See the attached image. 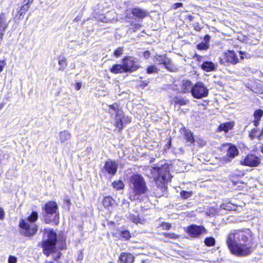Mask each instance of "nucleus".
I'll return each mask as SVG.
<instances>
[{
    "instance_id": "c9c22d12",
    "label": "nucleus",
    "mask_w": 263,
    "mask_h": 263,
    "mask_svg": "<svg viewBox=\"0 0 263 263\" xmlns=\"http://www.w3.org/2000/svg\"><path fill=\"white\" fill-rule=\"evenodd\" d=\"M123 47H119L115 50V51L114 52V55L115 57L118 58L123 53Z\"/></svg>"
},
{
    "instance_id": "49530a36",
    "label": "nucleus",
    "mask_w": 263,
    "mask_h": 263,
    "mask_svg": "<svg viewBox=\"0 0 263 263\" xmlns=\"http://www.w3.org/2000/svg\"><path fill=\"white\" fill-rule=\"evenodd\" d=\"M81 86H82V84L81 83H80V82H78L76 84V85H75V89L77 90H79L81 88Z\"/></svg>"
},
{
    "instance_id": "c03bdc74",
    "label": "nucleus",
    "mask_w": 263,
    "mask_h": 263,
    "mask_svg": "<svg viewBox=\"0 0 263 263\" xmlns=\"http://www.w3.org/2000/svg\"><path fill=\"white\" fill-rule=\"evenodd\" d=\"M6 64L4 61H0V72H1L4 69Z\"/></svg>"
},
{
    "instance_id": "13d9d810",
    "label": "nucleus",
    "mask_w": 263,
    "mask_h": 263,
    "mask_svg": "<svg viewBox=\"0 0 263 263\" xmlns=\"http://www.w3.org/2000/svg\"><path fill=\"white\" fill-rule=\"evenodd\" d=\"M126 17H127V18H130V17H129V16H128L127 13H126Z\"/></svg>"
},
{
    "instance_id": "f257e3e1",
    "label": "nucleus",
    "mask_w": 263,
    "mask_h": 263,
    "mask_svg": "<svg viewBox=\"0 0 263 263\" xmlns=\"http://www.w3.org/2000/svg\"><path fill=\"white\" fill-rule=\"evenodd\" d=\"M226 242L230 252L238 257L248 256L253 250L252 233L250 229L235 230L231 232Z\"/></svg>"
},
{
    "instance_id": "37998d69",
    "label": "nucleus",
    "mask_w": 263,
    "mask_h": 263,
    "mask_svg": "<svg viewBox=\"0 0 263 263\" xmlns=\"http://www.w3.org/2000/svg\"><path fill=\"white\" fill-rule=\"evenodd\" d=\"M162 227H163V229L169 230L171 227V225L168 223H163L162 224Z\"/></svg>"
},
{
    "instance_id": "b1692460",
    "label": "nucleus",
    "mask_w": 263,
    "mask_h": 263,
    "mask_svg": "<svg viewBox=\"0 0 263 263\" xmlns=\"http://www.w3.org/2000/svg\"><path fill=\"white\" fill-rule=\"evenodd\" d=\"M183 135L187 142L192 143L195 141L193 134L190 130L184 129L183 130Z\"/></svg>"
},
{
    "instance_id": "bf43d9fd",
    "label": "nucleus",
    "mask_w": 263,
    "mask_h": 263,
    "mask_svg": "<svg viewBox=\"0 0 263 263\" xmlns=\"http://www.w3.org/2000/svg\"><path fill=\"white\" fill-rule=\"evenodd\" d=\"M168 143H169V144H171V140H170V141H168Z\"/></svg>"
},
{
    "instance_id": "1a4fd4ad",
    "label": "nucleus",
    "mask_w": 263,
    "mask_h": 263,
    "mask_svg": "<svg viewBox=\"0 0 263 263\" xmlns=\"http://www.w3.org/2000/svg\"><path fill=\"white\" fill-rule=\"evenodd\" d=\"M239 62V59L233 51L229 50L224 53L222 58H220V63L225 66L235 65Z\"/></svg>"
},
{
    "instance_id": "7c9ffc66",
    "label": "nucleus",
    "mask_w": 263,
    "mask_h": 263,
    "mask_svg": "<svg viewBox=\"0 0 263 263\" xmlns=\"http://www.w3.org/2000/svg\"><path fill=\"white\" fill-rule=\"evenodd\" d=\"M33 0H25L24 3H25L21 8L24 12H26L30 7V4L33 2Z\"/></svg>"
},
{
    "instance_id": "9d476101",
    "label": "nucleus",
    "mask_w": 263,
    "mask_h": 263,
    "mask_svg": "<svg viewBox=\"0 0 263 263\" xmlns=\"http://www.w3.org/2000/svg\"><path fill=\"white\" fill-rule=\"evenodd\" d=\"M123 63L126 72H131L136 71L139 68L137 59L133 57H125L123 59Z\"/></svg>"
},
{
    "instance_id": "6ab92c4d",
    "label": "nucleus",
    "mask_w": 263,
    "mask_h": 263,
    "mask_svg": "<svg viewBox=\"0 0 263 263\" xmlns=\"http://www.w3.org/2000/svg\"><path fill=\"white\" fill-rule=\"evenodd\" d=\"M234 125V122H228L226 123H221L218 127V130L219 132L223 131L225 133L228 132L229 130L232 129Z\"/></svg>"
},
{
    "instance_id": "20e7f679",
    "label": "nucleus",
    "mask_w": 263,
    "mask_h": 263,
    "mask_svg": "<svg viewBox=\"0 0 263 263\" xmlns=\"http://www.w3.org/2000/svg\"><path fill=\"white\" fill-rule=\"evenodd\" d=\"M129 185L133 190L134 194L133 195L130 196V199L132 200L139 199V196L145 194L147 190L143 177L138 174H135L131 176Z\"/></svg>"
},
{
    "instance_id": "c85d7f7f",
    "label": "nucleus",
    "mask_w": 263,
    "mask_h": 263,
    "mask_svg": "<svg viewBox=\"0 0 263 263\" xmlns=\"http://www.w3.org/2000/svg\"><path fill=\"white\" fill-rule=\"evenodd\" d=\"M112 186L114 188L117 190H121L124 188V184L123 182L121 180L115 181L112 183Z\"/></svg>"
},
{
    "instance_id": "3c124183",
    "label": "nucleus",
    "mask_w": 263,
    "mask_h": 263,
    "mask_svg": "<svg viewBox=\"0 0 263 263\" xmlns=\"http://www.w3.org/2000/svg\"><path fill=\"white\" fill-rule=\"evenodd\" d=\"M148 85V83H146V82H143L142 84L141 85V86L143 87V88H144L145 87L147 86Z\"/></svg>"
},
{
    "instance_id": "09e8293b",
    "label": "nucleus",
    "mask_w": 263,
    "mask_h": 263,
    "mask_svg": "<svg viewBox=\"0 0 263 263\" xmlns=\"http://www.w3.org/2000/svg\"><path fill=\"white\" fill-rule=\"evenodd\" d=\"M210 37L209 35H205L204 37V40L205 41L204 43H209V42L210 41Z\"/></svg>"
},
{
    "instance_id": "f3484780",
    "label": "nucleus",
    "mask_w": 263,
    "mask_h": 263,
    "mask_svg": "<svg viewBox=\"0 0 263 263\" xmlns=\"http://www.w3.org/2000/svg\"><path fill=\"white\" fill-rule=\"evenodd\" d=\"M102 203L106 209L110 211L112 209L115 205V200L111 197L106 196L104 197Z\"/></svg>"
},
{
    "instance_id": "8fccbe9b",
    "label": "nucleus",
    "mask_w": 263,
    "mask_h": 263,
    "mask_svg": "<svg viewBox=\"0 0 263 263\" xmlns=\"http://www.w3.org/2000/svg\"><path fill=\"white\" fill-rule=\"evenodd\" d=\"M182 6V3H176L174 4V8L177 9Z\"/></svg>"
},
{
    "instance_id": "9b49d317",
    "label": "nucleus",
    "mask_w": 263,
    "mask_h": 263,
    "mask_svg": "<svg viewBox=\"0 0 263 263\" xmlns=\"http://www.w3.org/2000/svg\"><path fill=\"white\" fill-rule=\"evenodd\" d=\"M260 163V159L253 154L248 155L243 161H241V164L246 166L250 167H256Z\"/></svg>"
},
{
    "instance_id": "393cba45",
    "label": "nucleus",
    "mask_w": 263,
    "mask_h": 263,
    "mask_svg": "<svg viewBox=\"0 0 263 263\" xmlns=\"http://www.w3.org/2000/svg\"><path fill=\"white\" fill-rule=\"evenodd\" d=\"M173 100L176 104L179 105H183L189 102L188 100L180 97H176Z\"/></svg>"
},
{
    "instance_id": "ddd939ff",
    "label": "nucleus",
    "mask_w": 263,
    "mask_h": 263,
    "mask_svg": "<svg viewBox=\"0 0 263 263\" xmlns=\"http://www.w3.org/2000/svg\"><path fill=\"white\" fill-rule=\"evenodd\" d=\"M224 148L227 150V156L230 160L234 158L238 155L239 151L235 145L227 143L223 145Z\"/></svg>"
},
{
    "instance_id": "bb28decb",
    "label": "nucleus",
    "mask_w": 263,
    "mask_h": 263,
    "mask_svg": "<svg viewBox=\"0 0 263 263\" xmlns=\"http://www.w3.org/2000/svg\"><path fill=\"white\" fill-rule=\"evenodd\" d=\"M167 59V58L165 55H157L155 57V62L158 64H163L164 65Z\"/></svg>"
},
{
    "instance_id": "f8f14e48",
    "label": "nucleus",
    "mask_w": 263,
    "mask_h": 263,
    "mask_svg": "<svg viewBox=\"0 0 263 263\" xmlns=\"http://www.w3.org/2000/svg\"><path fill=\"white\" fill-rule=\"evenodd\" d=\"M187 232L190 236L195 237L206 232V229L202 226L192 224L187 228Z\"/></svg>"
},
{
    "instance_id": "ea45409f",
    "label": "nucleus",
    "mask_w": 263,
    "mask_h": 263,
    "mask_svg": "<svg viewBox=\"0 0 263 263\" xmlns=\"http://www.w3.org/2000/svg\"><path fill=\"white\" fill-rule=\"evenodd\" d=\"M25 13V12L22 10V9H20L17 14L16 15L15 17H18L19 20H21L23 18Z\"/></svg>"
},
{
    "instance_id": "423d86ee",
    "label": "nucleus",
    "mask_w": 263,
    "mask_h": 263,
    "mask_svg": "<svg viewBox=\"0 0 263 263\" xmlns=\"http://www.w3.org/2000/svg\"><path fill=\"white\" fill-rule=\"evenodd\" d=\"M45 233L47 234V238L43 241L42 246L44 253L48 256L55 251L57 233L53 230H46Z\"/></svg>"
},
{
    "instance_id": "864d4df0",
    "label": "nucleus",
    "mask_w": 263,
    "mask_h": 263,
    "mask_svg": "<svg viewBox=\"0 0 263 263\" xmlns=\"http://www.w3.org/2000/svg\"><path fill=\"white\" fill-rule=\"evenodd\" d=\"M176 171H178V172H181L183 171V170L182 169H180V170L179 169H177Z\"/></svg>"
},
{
    "instance_id": "a211bd4d",
    "label": "nucleus",
    "mask_w": 263,
    "mask_h": 263,
    "mask_svg": "<svg viewBox=\"0 0 263 263\" xmlns=\"http://www.w3.org/2000/svg\"><path fill=\"white\" fill-rule=\"evenodd\" d=\"M131 13L133 15L140 18H143L148 15V13L146 11L137 8H133L131 10Z\"/></svg>"
},
{
    "instance_id": "a878e982",
    "label": "nucleus",
    "mask_w": 263,
    "mask_h": 263,
    "mask_svg": "<svg viewBox=\"0 0 263 263\" xmlns=\"http://www.w3.org/2000/svg\"><path fill=\"white\" fill-rule=\"evenodd\" d=\"M58 64L60 65L59 70H64L67 65L66 58L65 57H60Z\"/></svg>"
},
{
    "instance_id": "dca6fc26",
    "label": "nucleus",
    "mask_w": 263,
    "mask_h": 263,
    "mask_svg": "<svg viewBox=\"0 0 263 263\" xmlns=\"http://www.w3.org/2000/svg\"><path fill=\"white\" fill-rule=\"evenodd\" d=\"M193 85L192 82L187 80H183L181 84V91L184 93L191 92Z\"/></svg>"
},
{
    "instance_id": "2eb2a0df",
    "label": "nucleus",
    "mask_w": 263,
    "mask_h": 263,
    "mask_svg": "<svg viewBox=\"0 0 263 263\" xmlns=\"http://www.w3.org/2000/svg\"><path fill=\"white\" fill-rule=\"evenodd\" d=\"M119 260L121 263H133L134 257L132 254L123 252L120 254Z\"/></svg>"
},
{
    "instance_id": "aec40b11",
    "label": "nucleus",
    "mask_w": 263,
    "mask_h": 263,
    "mask_svg": "<svg viewBox=\"0 0 263 263\" xmlns=\"http://www.w3.org/2000/svg\"><path fill=\"white\" fill-rule=\"evenodd\" d=\"M201 68L206 72H210L215 69L216 65L212 62H204L201 65Z\"/></svg>"
},
{
    "instance_id": "72a5a7b5",
    "label": "nucleus",
    "mask_w": 263,
    "mask_h": 263,
    "mask_svg": "<svg viewBox=\"0 0 263 263\" xmlns=\"http://www.w3.org/2000/svg\"><path fill=\"white\" fill-rule=\"evenodd\" d=\"M209 47V44L207 43L201 42L197 45V48L199 50H206Z\"/></svg>"
},
{
    "instance_id": "79ce46f5",
    "label": "nucleus",
    "mask_w": 263,
    "mask_h": 263,
    "mask_svg": "<svg viewBox=\"0 0 263 263\" xmlns=\"http://www.w3.org/2000/svg\"><path fill=\"white\" fill-rule=\"evenodd\" d=\"M132 26H133V28H130V29H131L133 32H135L137 30L139 29L141 27V25L139 24H135L134 25H132Z\"/></svg>"
},
{
    "instance_id": "39448f33",
    "label": "nucleus",
    "mask_w": 263,
    "mask_h": 263,
    "mask_svg": "<svg viewBox=\"0 0 263 263\" xmlns=\"http://www.w3.org/2000/svg\"><path fill=\"white\" fill-rule=\"evenodd\" d=\"M56 202L49 201L44 206L45 221L47 223L53 222L55 224L59 223V213Z\"/></svg>"
},
{
    "instance_id": "2f4dec72",
    "label": "nucleus",
    "mask_w": 263,
    "mask_h": 263,
    "mask_svg": "<svg viewBox=\"0 0 263 263\" xmlns=\"http://www.w3.org/2000/svg\"><path fill=\"white\" fill-rule=\"evenodd\" d=\"M193 194L192 191H182L180 192V196L183 199H187L190 197Z\"/></svg>"
},
{
    "instance_id": "a18cd8bd",
    "label": "nucleus",
    "mask_w": 263,
    "mask_h": 263,
    "mask_svg": "<svg viewBox=\"0 0 263 263\" xmlns=\"http://www.w3.org/2000/svg\"><path fill=\"white\" fill-rule=\"evenodd\" d=\"M5 213L3 209L0 207V219H3L4 217Z\"/></svg>"
},
{
    "instance_id": "cd10ccee",
    "label": "nucleus",
    "mask_w": 263,
    "mask_h": 263,
    "mask_svg": "<svg viewBox=\"0 0 263 263\" xmlns=\"http://www.w3.org/2000/svg\"><path fill=\"white\" fill-rule=\"evenodd\" d=\"M204 243L208 247L214 246L215 244V240L212 237H206L204 239Z\"/></svg>"
},
{
    "instance_id": "de8ad7c7",
    "label": "nucleus",
    "mask_w": 263,
    "mask_h": 263,
    "mask_svg": "<svg viewBox=\"0 0 263 263\" xmlns=\"http://www.w3.org/2000/svg\"><path fill=\"white\" fill-rule=\"evenodd\" d=\"M150 56V52L148 51H146L143 53V57L145 59H148Z\"/></svg>"
},
{
    "instance_id": "e433bc0d",
    "label": "nucleus",
    "mask_w": 263,
    "mask_h": 263,
    "mask_svg": "<svg viewBox=\"0 0 263 263\" xmlns=\"http://www.w3.org/2000/svg\"><path fill=\"white\" fill-rule=\"evenodd\" d=\"M157 68L155 66H150L147 68V73L151 74L157 72Z\"/></svg>"
},
{
    "instance_id": "6e6d98bb",
    "label": "nucleus",
    "mask_w": 263,
    "mask_h": 263,
    "mask_svg": "<svg viewBox=\"0 0 263 263\" xmlns=\"http://www.w3.org/2000/svg\"><path fill=\"white\" fill-rule=\"evenodd\" d=\"M60 257V253L59 254V255L57 256L56 258H54V259H57V258H59Z\"/></svg>"
},
{
    "instance_id": "6e6552de",
    "label": "nucleus",
    "mask_w": 263,
    "mask_h": 263,
    "mask_svg": "<svg viewBox=\"0 0 263 263\" xmlns=\"http://www.w3.org/2000/svg\"><path fill=\"white\" fill-rule=\"evenodd\" d=\"M109 112L111 114L113 115L114 113L116 114V122L115 124L120 130L123 128L122 119L124 117L123 111L119 109V105L117 103L109 105Z\"/></svg>"
},
{
    "instance_id": "f03ea898",
    "label": "nucleus",
    "mask_w": 263,
    "mask_h": 263,
    "mask_svg": "<svg viewBox=\"0 0 263 263\" xmlns=\"http://www.w3.org/2000/svg\"><path fill=\"white\" fill-rule=\"evenodd\" d=\"M170 167L168 163H164L159 164L151 170L156 184L162 191L166 190V183L170 179Z\"/></svg>"
},
{
    "instance_id": "4d7b16f0",
    "label": "nucleus",
    "mask_w": 263,
    "mask_h": 263,
    "mask_svg": "<svg viewBox=\"0 0 263 263\" xmlns=\"http://www.w3.org/2000/svg\"><path fill=\"white\" fill-rule=\"evenodd\" d=\"M261 152L263 153V146L261 148Z\"/></svg>"
},
{
    "instance_id": "052dcab7",
    "label": "nucleus",
    "mask_w": 263,
    "mask_h": 263,
    "mask_svg": "<svg viewBox=\"0 0 263 263\" xmlns=\"http://www.w3.org/2000/svg\"><path fill=\"white\" fill-rule=\"evenodd\" d=\"M240 53L241 54H242V51H240Z\"/></svg>"
},
{
    "instance_id": "5701e85b",
    "label": "nucleus",
    "mask_w": 263,
    "mask_h": 263,
    "mask_svg": "<svg viewBox=\"0 0 263 263\" xmlns=\"http://www.w3.org/2000/svg\"><path fill=\"white\" fill-rule=\"evenodd\" d=\"M70 138L71 135L68 130H64L60 133V140L62 143L68 141Z\"/></svg>"
},
{
    "instance_id": "473e14b6",
    "label": "nucleus",
    "mask_w": 263,
    "mask_h": 263,
    "mask_svg": "<svg viewBox=\"0 0 263 263\" xmlns=\"http://www.w3.org/2000/svg\"><path fill=\"white\" fill-rule=\"evenodd\" d=\"M129 219L134 223H141L138 214H130Z\"/></svg>"
},
{
    "instance_id": "4c0bfd02",
    "label": "nucleus",
    "mask_w": 263,
    "mask_h": 263,
    "mask_svg": "<svg viewBox=\"0 0 263 263\" xmlns=\"http://www.w3.org/2000/svg\"><path fill=\"white\" fill-rule=\"evenodd\" d=\"M163 235L166 237H168V238H172L174 239H176L178 238L179 237L178 235L174 234V233H165L163 234Z\"/></svg>"
},
{
    "instance_id": "f704fd0d",
    "label": "nucleus",
    "mask_w": 263,
    "mask_h": 263,
    "mask_svg": "<svg viewBox=\"0 0 263 263\" xmlns=\"http://www.w3.org/2000/svg\"><path fill=\"white\" fill-rule=\"evenodd\" d=\"M121 236L124 238L125 240H128L130 238V234L128 231L124 230L122 231L120 233Z\"/></svg>"
},
{
    "instance_id": "7ed1b4c3",
    "label": "nucleus",
    "mask_w": 263,
    "mask_h": 263,
    "mask_svg": "<svg viewBox=\"0 0 263 263\" xmlns=\"http://www.w3.org/2000/svg\"><path fill=\"white\" fill-rule=\"evenodd\" d=\"M38 218V214L36 212L33 211L31 215L25 219L20 221L21 234L26 237L34 235L37 232V226L35 222Z\"/></svg>"
},
{
    "instance_id": "603ef678",
    "label": "nucleus",
    "mask_w": 263,
    "mask_h": 263,
    "mask_svg": "<svg viewBox=\"0 0 263 263\" xmlns=\"http://www.w3.org/2000/svg\"><path fill=\"white\" fill-rule=\"evenodd\" d=\"M195 29L196 30H199L200 28H199V27L197 26L195 27Z\"/></svg>"
},
{
    "instance_id": "58836bf2",
    "label": "nucleus",
    "mask_w": 263,
    "mask_h": 263,
    "mask_svg": "<svg viewBox=\"0 0 263 263\" xmlns=\"http://www.w3.org/2000/svg\"><path fill=\"white\" fill-rule=\"evenodd\" d=\"M221 208L224 210H229L231 211L232 210V205L226 203V204H222L221 205Z\"/></svg>"
},
{
    "instance_id": "0eeeda50",
    "label": "nucleus",
    "mask_w": 263,
    "mask_h": 263,
    "mask_svg": "<svg viewBox=\"0 0 263 263\" xmlns=\"http://www.w3.org/2000/svg\"><path fill=\"white\" fill-rule=\"evenodd\" d=\"M191 94L194 98L200 99L208 96L209 90L203 83L197 82L192 87Z\"/></svg>"
},
{
    "instance_id": "4be33fe9",
    "label": "nucleus",
    "mask_w": 263,
    "mask_h": 263,
    "mask_svg": "<svg viewBox=\"0 0 263 263\" xmlns=\"http://www.w3.org/2000/svg\"><path fill=\"white\" fill-rule=\"evenodd\" d=\"M123 63L122 65L115 64L112 66L110 69V71L114 73H122L126 72L125 68L124 67Z\"/></svg>"
},
{
    "instance_id": "c756f323",
    "label": "nucleus",
    "mask_w": 263,
    "mask_h": 263,
    "mask_svg": "<svg viewBox=\"0 0 263 263\" xmlns=\"http://www.w3.org/2000/svg\"><path fill=\"white\" fill-rule=\"evenodd\" d=\"M164 66L170 71H173L174 68L171 60L168 58L166 60V62L164 63Z\"/></svg>"
},
{
    "instance_id": "a19ab883",
    "label": "nucleus",
    "mask_w": 263,
    "mask_h": 263,
    "mask_svg": "<svg viewBox=\"0 0 263 263\" xmlns=\"http://www.w3.org/2000/svg\"><path fill=\"white\" fill-rule=\"evenodd\" d=\"M17 261V258L14 256H9L8 258V263H16Z\"/></svg>"
},
{
    "instance_id": "5fc2aeb1",
    "label": "nucleus",
    "mask_w": 263,
    "mask_h": 263,
    "mask_svg": "<svg viewBox=\"0 0 263 263\" xmlns=\"http://www.w3.org/2000/svg\"><path fill=\"white\" fill-rule=\"evenodd\" d=\"M182 162L180 161H177V165H180Z\"/></svg>"
},
{
    "instance_id": "4468645a",
    "label": "nucleus",
    "mask_w": 263,
    "mask_h": 263,
    "mask_svg": "<svg viewBox=\"0 0 263 263\" xmlns=\"http://www.w3.org/2000/svg\"><path fill=\"white\" fill-rule=\"evenodd\" d=\"M118 164L115 161L108 160L104 165V169L109 174L114 175L117 172Z\"/></svg>"
},
{
    "instance_id": "412c9836",
    "label": "nucleus",
    "mask_w": 263,
    "mask_h": 263,
    "mask_svg": "<svg viewBox=\"0 0 263 263\" xmlns=\"http://www.w3.org/2000/svg\"><path fill=\"white\" fill-rule=\"evenodd\" d=\"M253 116L254 118L253 123L254 126L257 127L259 124V122L261 118L263 116V110L260 109L255 110L254 112Z\"/></svg>"
}]
</instances>
